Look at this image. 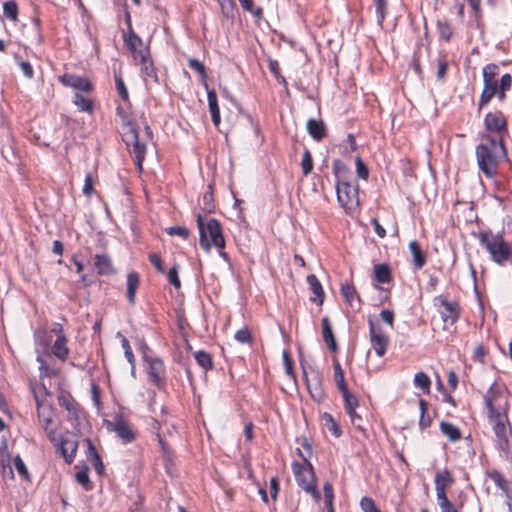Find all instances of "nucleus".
Listing matches in <instances>:
<instances>
[{
	"mask_svg": "<svg viewBox=\"0 0 512 512\" xmlns=\"http://www.w3.org/2000/svg\"><path fill=\"white\" fill-rule=\"evenodd\" d=\"M188 66H189L190 69H192V70L196 71L197 73H199V75L201 76L202 79H206L207 78V73H206L205 66L198 59L189 58L188 59Z\"/></svg>",
	"mask_w": 512,
	"mask_h": 512,
	"instance_id": "864d4df0",
	"label": "nucleus"
},
{
	"mask_svg": "<svg viewBox=\"0 0 512 512\" xmlns=\"http://www.w3.org/2000/svg\"><path fill=\"white\" fill-rule=\"evenodd\" d=\"M52 353L61 361H65L69 355L66 336L57 337L52 345Z\"/></svg>",
	"mask_w": 512,
	"mask_h": 512,
	"instance_id": "c756f323",
	"label": "nucleus"
},
{
	"mask_svg": "<svg viewBox=\"0 0 512 512\" xmlns=\"http://www.w3.org/2000/svg\"><path fill=\"white\" fill-rule=\"evenodd\" d=\"M94 265L99 275L110 276L116 273L111 258L106 254H96Z\"/></svg>",
	"mask_w": 512,
	"mask_h": 512,
	"instance_id": "6ab92c4d",
	"label": "nucleus"
},
{
	"mask_svg": "<svg viewBox=\"0 0 512 512\" xmlns=\"http://www.w3.org/2000/svg\"><path fill=\"white\" fill-rule=\"evenodd\" d=\"M409 250L413 257V265L415 269H421L426 264V254L421 249L420 244L413 240L409 243Z\"/></svg>",
	"mask_w": 512,
	"mask_h": 512,
	"instance_id": "cd10ccee",
	"label": "nucleus"
},
{
	"mask_svg": "<svg viewBox=\"0 0 512 512\" xmlns=\"http://www.w3.org/2000/svg\"><path fill=\"white\" fill-rule=\"evenodd\" d=\"M374 277L378 283H389L392 280L391 270L388 264L381 263L374 266Z\"/></svg>",
	"mask_w": 512,
	"mask_h": 512,
	"instance_id": "7c9ffc66",
	"label": "nucleus"
},
{
	"mask_svg": "<svg viewBox=\"0 0 512 512\" xmlns=\"http://www.w3.org/2000/svg\"><path fill=\"white\" fill-rule=\"evenodd\" d=\"M165 231L168 235H177L183 239H187L190 234L189 230L184 226H171L166 228Z\"/></svg>",
	"mask_w": 512,
	"mask_h": 512,
	"instance_id": "4d7b16f0",
	"label": "nucleus"
},
{
	"mask_svg": "<svg viewBox=\"0 0 512 512\" xmlns=\"http://www.w3.org/2000/svg\"><path fill=\"white\" fill-rule=\"evenodd\" d=\"M117 337L120 338L121 346L124 350L125 358L127 359V361L129 362V364L131 366H134L135 357H134L133 351L131 349L129 340L124 335H122L120 332L117 333Z\"/></svg>",
	"mask_w": 512,
	"mask_h": 512,
	"instance_id": "a18cd8bd",
	"label": "nucleus"
},
{
	"mask_svg": "<svg viewBox=\"0 0 512 512\" xmlns=\"http://www.w3.org/2000/svg\"><path fill=\"white\" fill-rule=\"evenodd\" d=\"M60 81L63 85L71 87L78 92H90L92 90V83L86 77L75 74H64L60 77Z\"/></svg>",
	"mask_w": 512,
	"mask_h": 512,
	"instance_id": "a211bd4d",
	"label": "nucleus"
},
{
	"mask_svg": "<svg viewBox=\"0 0 512 512\" xmlns=\"http://www.w3.org/2000/svg\"><path fill=\"white\" fill-rule=\"evenodd\" d=\"M440 430L452 442L458 441L462 437L460 429L449 422L442 421L440 423Z\"/></svg>",
	"mask_w": 512,
	"mask_h": 512,
	"instance_id": "2f4dec72",
	"label": "nucleus"
},
{
	"mask_svg": "<svg viewBox=\"0 0 512 512\" xmlns=\"http://www.w3.org/2000/svg\"><path fill=\"white\" fill-rule=\"evenodd\" d=\"M304 376L306 379L307 389L311 397L318 403L324 401L325 391L323 388V378L318 371H313L312 376L308 378L306 371L304 370Z\"/></svg>",
	"mask_w": 512,
	"mask_h": 512,
	"instance_id": "4468645a",
	"label": "nucleus"
},
{
	"mask_svg": "<svg viewBox=\"0 0 512 512\" xmlns=\"http://www.w3.org/2000/svg\"><path fill=\"white\" fill-rule=\"evenodd\" d=\"M144 361L148 364L147 373L151 382L158 389L164 388L166 385V369L163 360L159 357H150L144 354Z\"/></svg>",
	"mask_w": 512,
	"mask_h": 512,
	"instance_id": "1a4fd4ad",
	"label": "nucleus"
},
{
	"mask_svg": "<svg viewBox=\"0 0 512 512\" xmlns=\"http://www.w3.org/2000/svg\"><path fill=\"white\" fill-rule=\"evenodd\" d=\"M196 222L199 230V243L200 246L207 252L210 251L211 246H215L220 250V255L227 259V254L222 250L225 247V239L222 234L220 222L215 218H209L206 222L204 217L198 213Z\"/></svg>",
	"mask_w": 512,
	"mask_h": 512,
	"instance_id": "7ed1b4c3",
	"label": "nucleus"
},
{
	"mask_svg": "<svg viewBox=\"0 0 512 512\" xmlns=\"http://www.w3.org/2000/svg\"><path fill=\"white\" fill-rule=\"evenodd\" d=\"M323 420L325 421V425L328 428V430L336 438H339L342 435V431H341L339 425L337 424V422L335 421V419L333 418V416L330 413L325 412L323 414Z\"/></svg>",
	"mask_w": 512,
	"mask_h": 512,
	"instance_id": "a19ab883",
	"label": "nucleus"
},
{
	"mask_svg": "<svg viewBox=\"0 0 512 512\" xmlns=\"http://www.w3.org/2000/svg\"><path fill=\"white\" fill-rule=\"evenodd\" d=\"M301 167L303 174L307 176L310 174L313 170V159L310 151L308 149L304 150L302 161H301Z\"/></svg>",
	"mask_w": 512,
	"mask_h": 512,
	"instance_id": "de8ad7c7",
	"label": "nucleus"
},
{
	"mask_svg": "<svg viewBox=\"0 0 512 512\" xmlns=\"http://www.w3.org/2000/svg\"><path fill=\"white\" fill-rule=\"evenodd\" d=\"M168 281L176 288L179 289L181 287V282L178 276V265L172 266L167 274Z\"/></svg>",
	"mask_w": 512,
	"mask_h": 512,
	"instance_id": "bf43d9fd",
	"label": "nucleus"
},
{
	"mask_svg": "<svg viewBox=\"0 0 512 512\" xmlns=\"http://www.w3.org/2000/svg\"><path fill=\"white\" fill-rule=\"evenodd\" d=\"M437 29L441 39L449 42L453 37V28L447 21H438Z\"/></svg>",
	"mask_w": 512,
	"mask_h": 512,
	"instance_id": "79ce46f5",
	"label": "nucleus"
},
{
	"mask_svg": "<svg viewBox=\"0 0 512 512\" xmlns=\"http://www.w3.org/2000/svg\"><path fill=\"white\" fill-rule=\"evenodd\" d=\"M337 200L340 206L349 210L354 204H358V185H353L350 180L336 184Z\"/></svg>",
	"mask_w": 512,
	"mask_h": 512,
	"instance_id": "6e6552de",
	"label": "nucleus"
},
{
	"mask_svg": "<svg viewBox=\"0 0 512 512\" xmlns=\"http://www.w3.org/2000/svg\"><path fill=\"white\" fill-rule=\"evenodd\" d=\"M123 141L127 147L132 146L130 152L134 155L135 164L141 172L143 170V161L146 156L147 147L145 143L140 142L137 128L129 124V130L124 132Z\"/></svg>",
	"mask_w": 512,
	"mask_h": 512,
	"instance_id": "0eeeda50",
	"label": "nucleus"
},
{
	"mask_svg": "<svg viewBox=\"0 0 512 512\" xmlns=\"http://www.w3.org/2000/svg\"><path fill=\"white\" fill-rule=\"evenodd\" d=\"M436 498L441 512H458V509L449 501L446 492H439Z\"/></svg>",
	"mask_w": 512,
	"mask_h": 512,
	"instance_id": "58836bf2",
	"label": "nucleus"
},
{
	"mask_svg": "<svg viewBox=\"0 0 512 512\" xmlns=\"http://www.w3.org/2000/svg\"><path fill=\"white\" fill-rule=\"evenodd\" d=\"M234 337L241 344H248L252 341L251 332L247 327L238 330Z\"/></svg>",
	"mask_w": 512,
	"mask_h": 512,
	"instance_id": "13d9d810",
	"label": "nucleus"
},
{
	"mask_svg": "<svg viewBox=\"0 0 512 512\" xmlns=\"http://www.w3.org/2000/svg\"><path fill=\"white\" fill-rule=\"evenodd\" d=\"M298 454L302 457L303 463L293 462L292 470L294 473L295 481L299 487L306 491L307 486H311L316 482V475L312 463L308 457L304 456L300 449H297Z\"/></svg>",
	"mask_w": 512,
	"mask_h": 512,
	"instance_id": "423d86ee",
	"label": "nucleus"
},
{
	"mask_svg": "<svg viewBox=\"0 0 512 512\" xmlns=\"http://www.w3.org/2000/svg\"><path fill=\"white\" fill-rule=\"evenodd\" d=\"M307 131L316 141H321L326 136V127L322 120L310 118L307 121Z\"/></svg>",
	"mask_w": 512,
	"mask_h": 512,
	"instance_id": "b1692460",
	"label": "nucleus"
},
{
	"mask_svg": "<svg viewBox=\"0 0 512 512\" xmlns=\"http://www.w3.org/2000/svg\"><path fill=\"white\" fill-rule=\"evenodd\" d=\"M306 280L309 285V289L314 294V297H311L310 301L316 303L317 305H322L324 302L325 293L319 279L314 274H310L307 276Z\"/></svg>",
	"mask_w": 512,
	"mask_h": 512,
	"instance_id": "412c9836",
	"label": "nucleus"
},
{
	"mask_svg": "<svg viewBox=\"0 0 512 512\" xmlns=\"http://www.w3.org/2000/svg\"><path fill=\"white\" fill-rule=\"evenodd\" d=\"M332 171L335 177V183L351 179L349 167L340 159H335L332 163Z\"/></svg>",
	"mask_w": 512,
	"mask_h": 512,
	"instance_id": "393cba45",
	"label": "nucleus"
},
{
	"mask_svg": "<svg viewBox=\"0 0 512 512\" xmlns=\"http://www.w3.org/2000/svg\"><path fill=\"white\" fill-rule=\"evenodd\" d=\"M3 14L7 19L16 21L18 19V5L14 0L6 1L3 4Z\"/></svg>",
	"mask_w": 512,
	"mask_h": 512,
	"instance_id": "ea45409f",
	"label": "nucleus"
},
{
	"mask_svg": "<svg viewBox=\"0 0 512 512\" xmlns=\"http://www.w3.org/2000/svg\"><path fill=\"white\" fill-rule=\"evenodd\" d=\"M283 363L285 366L286 374L290 377H295L294 371H293V362L291 360V357L289 355V352L284 350L282 353Z\"/></svg>",
	"mask_w": 512,
	"mask_h": 512,
	"instance_id": "680f3d73",
	"label": "nucleus"
},
{
	"mask_svg": "<svg viewBox=\"0 0 512 512\" xmlns=\"http://www.w3.org/2000/svg\"><path fill=\"white\" fill-rule=\"evenodd\" d=\"M488 477L494 482V484L503 491L508 499L512 498V489L508 480L497 470L488 472Z\"/></svg>",
	"mask_w": 512,
	"mask_h": 512,
	"instance_id": "a878e982",
	"label": "nucleus"
},
{
	"mask_svg": "<svg viewBox=\"0 0 512 512\" xmlns=\"http://www.w3.org/2000/svg\"><path fill=\"white\" fill-rule=\"evenodd\" d=\"M475 154L480 171L487 178H493L497 173L499 159L507 158V150L502 136L482 135V143L476 146Z\"/></svg>",
	"mask_w": 512,
	"mask_h": 512,
	"instance_id": "f03ea898",
	"label": "nucleus"
},
{
	"mask_svg": "<svg viewBox=\"0 0 512 512\" xmlns=\"http://www.w3.org/2000/svg\"><path fill=\"white\" fill-rule=\"evenodd\" d=\"M360 507L363 512H381L371 497L364 496L360 500Z\"/></svg>",
	"mask_w": 512,
	"mask_h": 512,
	"instance_id": "6e6d98bb",
	"label": "nucleus"
},
{
	"mask_svg": "<svg viewBox=\"0 0 512 512\" xmlns=\"http://www.w3.org/2000/svg\"><path fill=\"white\" fill-rule=\"evenodd\" d=\"M242 9L245 12L252 14L256 22L263 19V9L260 6H255L253 0H238Z\"/></svg>",
	"mask_w": 512,
	"mask_h": 512,
	"instance_id": "473e14b6",
	"label": "nucleus"
},
{
	"mask_svg": "<svg viewBox=\"0 0 512 512\" xmlns=\"http://www.w3.org/2000/svg\"><path fill=\"white\" fill-rule=\"evenodd\" d=\"M35 400L37 404L38 417L41 419L44 429L47 430L49 425L52 423L51 415L50 413L46 414L45 409H41V403L37 396H35Z\"/></svg>",
	"mask_w": 512,
	"mask_h": 512,
	"instance_id": "3c124183",
	"label": "nucleus"
},
{
	"mask_svg": "<svg viewBox=\"0 0 512 512\" xmlns=\"http://www.w3.org/2000/svg\"><path fill=\"white\" fill-rule=\"evenodd\" d=\"M117 114L121 118L122 127H123L124 132L129 130V124L132 127H136V124L131 119H129V117L127 116V114L124 112V110L122 108H120V107L117 108Z\"/></svg>",
	"mask_w": 512,
	"mask_h": 512,
	"instance_id": "0e129e2a",
	"label": "nucleus"
},
{
	"mask_svg": "<svg viewBox=\"0 0 512 512\" xmlns=\"http://www.w3.org/2000/svg\"><path fill=\"white\" fill-rule=\"evenodd\" d=\"M220 6L221 13L224 17L233 19L236 11V3L234 0H216Z\"/></svg>",
	"mask_w": 512,
	"mask_h": 512,
	"instance_id": "4c0bfd02",
	"label": "nucleus"
},
{
	"mask_svg": "<svg viewBox=\"0 0 512 512\" xmlns=\"http://www.w3.org/2000/svg\"><path fill=\"white\" fill-rule=\"evenodd\" d=\"M371 346L379 357H383L389 345V337L377 327L371 318L368 319Z\"/></svg>",
	"mask_w": 512,
	"mask_h": 512,
	"instance_id": "9b49d317",
	"label": "nucleus"
},
{
	"mask_svg": "<svg viewBox=\"0 0 512 512\" xmlns=\"http://www.w3.org/2000/svg\"><path fill=\"white\" fill-rule=\"evenodd\" d=\"M340 293L352 311L358 312L361 310L362 301L352 283L341 284Z\"/></svg>",
	"mask_w": 512,
	"mask_h": 512,
	"instance_id": "dca6fc26",
	"label": "nucleus"
},
{
	"mask_svg": "<svg viewBox=\"0 0 512 512\" xmlns=\"http://www.w3.org/2000/svg\"><path fill=\"white\" fill-rule=\"evenodd\" d=\"M321 326H322V337H323V340L325 341L327 347L329 348V350L332 353H337L338 345H337L336 339L334 337V333L332 330L330 320L327 316L322 318Z\"/></svg>",
	"mask_w": 512,
	"mask_h": 512,
	"instance_id": "aec40b11",
	"label": "nucleus"
},
{
	"mask_svg": "<svg viewBox=\"0 0 512 512\" xmlns=\"http://www.w3.org/2000/svg\"><path fill=\"white\" fill-rule=\"evenodd\" d=\"M512 87V76L509 73L502 75L498 88L501 90L509 91Z\"/></svg>",
	"mask_w": 512,
	"mask_h": 512,
	"instance_id": "774afa93",
	"label": "nucleus"
},
{
	"mask_svg": "<svg viewBox=\"0 0 512 512\" xmlns=\"http://www.w3.org/2000/svg\"><path fill=\"white\" fill-rule=\"evenodd\" d=\"M376 8L377 23L379 26L383 25L387 12V0H374Z\"/></svg>",
	"mask_w": 512,
	"mask_h": 512,
	"instance_id": "49530a36",
	"label": "nucleus"
},
{
	"mask_svg": "<svg viewBox=\"0 0 512 512\" xmlns=\"http://www.w3.org/2000/svg\"><path fill=\"white\" fill-rule=\"evenodd\" d=\"M140 285V277L136 271H131L127 275V291L126 297L130 304L134 305L136 302V292Z\"/></svg>",
	"mask_w": 512,
	"mask_h": 512,
	"instance_id": "5701e85b",
	"label": "nucleus"
},
{
	"mask_svg": "<svg viewBox=\"0 0 512 512\" xmlns=\"http://www.w3.org/2000/svg\"><path fill=\"white\" fill-rule=\"evenodd\" d=\"M138 56L144 80L147 81L148 79H151L153 82L158 83V75L153 62L151 61L149 49L147 47L140 49Z\"/></svg>",
	"mask_w": 512,
	"mask_h": 512,
	"instance_id": "2eb2a0df",
	"label": "nucleus"
},
{
	"mask_svg": "<svg viewBox=\"0 0 512 512\" xmlns=\"http://www.w3.org/2000/svg\"><path fill=\"white\" fill-rule=\"evenodd\" d=\"M499 74V67L495 63H489L482 69L483 77V91L478 101V110L480 111L486 106L495 96L498 88L497 76Z\"/></svg>",
	"mask_w": 512,
	"mask_h": 512,
	"instance_id": "39448f33",
	"label": "nucleus"
},
{
	"mask_svg": "<svg viewBox=\"0 0 512 512\" xmlns=\"http://www.w3.org/2000/svg\"><path fill=\"white\" fill-rule=\"evenodd\" d=\"M471 7L474 17L477 23V27H481V19H482V9H481V0H466Z\"/></svg>",
	"mask_w": 512,
	"mask_h": 512,
	"instance_id": "603ef678",
	"label": "nucleus"
},
{
	"mask_svg": "<svg viewBox=\"0 0 512 512\" xmlns=\"http://www.w3.org/2000/svg\"><path fill=\"white\" fill-rule=\"evenodd\" d=\"M194 358L197 364L203 368L205 371L212 369L213 362L211 355L203 350H199L194 352Z\"/></svg>",
	"mask_w": 512,
	"mask_h": 512,
	"instance_id": "c9c22d12",
	"label": "nucleus"
},
{
	"mask_svg": "<svg viewBox=\"0 0 512 512\" xmlns=\"http://www.w3.org/2000/svg\"><path fill=\"white\" fill-rule=\"evenodd\" d=\"M435 301L439 302L442 309L440 315L443 323L446 325H454L460 317V306L456 301H448L442 296L435 298Z\"/></svg>",
	"mask_w": 512,
	"mask_h": 512,
	"instance_id": "f8f14e48",
	"label": "nucleus"
},
{
	"mask_svg": "<svg viewBox=\"0 0 512 512\" xmlns=\"http://www.w3.org/2000/svg\"><path fill=\"white\" fill-rule=\"evenodd\" d=\"M333 368H334V378L336 381L337 388L340 390V392L348 389L346 382H345L344 372L342 370V367H341L339 361L336 359L333 361Z\"/></svg>",
	"mask_w": 512,
	"mask_h": 512,
	"instance_id": "e433bc0d",
	"label": "nucleus"
},
{
	"mask_svg": "<svg viewBox=\"0 0 512 512\" xmlns=\"http://www.w3.org/2000/svg\"><path fill=\"white\" fill-rule=\"evenodd\" d=\"M74 104L79 108L80 111L88 113H91L93 111L92 101L78 92L75 94Z\"/></svg>",
	"mask_w": 512,
	"mask_h": 512,
	"instance_id": "c03bdc74",
	"label": "nucleus"
},
{
	"mask_svg": "<svg viewBox=\"0 0 512 512\" xmlns=\"http://www.w3.org/2000/svg\"><path fill=\"white\" fill-rule=\"evenodd\" d=\"M67 412H68V421L73 426L79 425V419H80V414H81L79 405L78 404L74 405L73 410H67Z\"/></svg>",
	"mask_w": 512,
	"mask_h": 512,
	"instance_id": "e2e57ef3",
	"label": "nucleus"
},
{
	"mask_svg": "<svg viewBox=\"0 0 512 512\" xmlns=\"http://www.w3.org/2000/svg\"><path fill=\"white\" fill-rule=\"evenodd\" d=\"M123 42L126 48L134 54V59L138 60V52L143 45L142 39L134 32V30H127L123 32Z\"/></svg>",
	"mask_w": 512,
	"mask_h": 512,
	"instance_id": "4be33fe9",
	"label": "nucleus"
},
{
	"mask_svg": "<svg viewBox=\"0 0 512 512\" xmlns=\"http://www.w3.org/2000/svg\"><path fill=\"white\" fill-rule=\"evenodd\" d=\"M380 318L383 322L388 324L391 328L394 326V312L389 309H383L380 312Z\"/></svg>",
	"mask_w": 512,
	"mask_h": 512,
	"instance_id": "338daca9",
	"label": "nucleus"
},
{
	"mask_svg": "<svg viewBox=\"0 0 512 512\" xmlns=\"http://www.w3.org/2000/svg\"><path fill=\"white\" fill-rule=\"evenodd\" d=\"M107 428L114 431L124 444L131 443L135 440L136 434L131 429L129 422L122 416H116L114 422L106 421Z\"/></svg>",
	"mask_w": 512,
	"mask_h": 512,
	"instance_id": "ddd939ff",
	"label": "nucleus"
},
{
	"mask_svg": "<svg viewBox=\"0 0 512 512\" xmlns=\"http://www.w3.org/2000/svg\"><path fill=\"white\" fill-rule=\"evenodd\" d=\"M57 400L58 404L66 410H73V406L77 404L69 393H60Z\"/></svg>",
	"mask_w": 512,
	"mask_h": 512,
	"instance_id": "8fccbe9b",
	"label": "nucleus"
},
{
	"mask_svg": "<svg viewBox=\"0 0 512 512\" xmlns=\"http://www.w3.org/2000/svg\"><path fill=\"white\" fill-rule=\"evenodd\" d=\"M208 107L211 114V120L215 126H219L221 122L220 108L218 105L217 94L214 90L207 92Z\"/></svg>",
	"mask_w": 512,
	"mask_h": 512,
	"instance_id": "bb28decb",
	"label": "nucleus"
},
{
	"mask_svg": "<svg viewBox=\"0 0 512 512\" xmlns=\"http://www.w3.org/2000/svg\"><path fill=\"white\" fill-rule=\"evenodd\" d=\"M414 386L420 388L424 394L430 393L431 380L424 372H418L414 376Z\"/></svg>",
	"mask_w": 512,
	"mask_h": 512,
	"instance_id": "72a5a7b5",
	"label": "nucleus"
},
{
	"mask_svg": "<svg viewBox=\"0 0 512 512\" xmlns=\"http://www.w3.org/2000/svg\"><path fill=\"white\" fill-rule=\"evenodd\" d=\"M356 173L360 179L367 180L369 177V169L366 164L362 161L360 156L355 158Z\"/></svg>",
	"mask_w": 512,
	"mask_h": 512,
	"instance_id": "5fc2aeb1",
	"label": "nucleus"
},
{
	"mask_svg": "<svg viewBox=\"0 0 512 512\" xmlns=\"http://www.w3.org/2000/svg\"><path fill=\"white\" fill-rule=\"evenodd\" d=\"M453 482L454 478L447 469L442 472H438L434 478L436 494H439L441 491L446 492V487L451 485Z\"/></svg>",
	"mask_w": 512,
	"mask_h": 512,
	"instance_id": "c85d7f7f",
	"label": "nucleus"
},
{
	"mask_svg": "<svg viewBox=\"0 0 512 512\" xmlns=\"http://www.w3.org/2000/svg\"><path fill=\"white\" fill-rule=\"evenodd\" d=\"M479 240L489 252L491 259L499 264L504 265L510 256V247L503 239L501 234H493L492 232H482L479 235Z\"/></svg>",
	"mask_w": 512,
	"mask_h": 512,
	"instance_id": "20e7f679",
	"label": "nucleus"
},
{
	"mask_svg": "<svg viewBox=\"0 0 512 512\" xmlns=\"http://www.w3.org/2000/svg\"><path fill=\"white\" fill-rule=\"evenodd\" d=\"M14 466L17 472L25 479L29 478L28 469L19 455L14 458Z\"/></svg>",
	"mask_w": 512,
	"mask_h": 512,
	"instance_id": "052dcab7",
	"label": "nucleus"
},
{
	"mask_svg": "<svg viewBox=\"0 0 512 512\" xmlns=\"http://www.w3.org/2000/svg\"><path fill=\"white\" fill-rule=\"evenodd\" d=\"M56 447L57 452L64 458L67 464H71L74 461L78 448V442L75 439L61 437L60 442L56 445Z\"/></svg>",
	"mask_w": 512,
	"mask_h": 512,
	"instance_id": "f3484780",
	"label": "nucleus"
},
{
	"mask_svg": "<svg viewBox=\"0 0 512 512\" xmlns=\"http://www.w3.org/2000/svg\"><path fill=\"white\" fill-rule=\"evenodd\" d=\"M88 472H89V467L87 465H84L76 474H75V478H76V481L81 485L83 486V488L85 490H90L92 487H91V482H90V479H89V475H88Z\"/></svg>",
	"mask_w": 512,
	"mask_h": 512,
	"instance_id": "37998d69",
	"label": "nucleus"
},
{
	"mask_svg": "<svg viewBox=\"0 0 512 512\" xmlns=\"http://www.w3.org/2000/svg\"><path fill=\"white\" fill-rule=\"evenodd\" d=\"M114 78H115V83H116V89H117L119 96L121 97V99L124 102H128L129 101V93H128V90L125 86V83H124L121 75L115 74Z\"/></svg>",
	"mask_w": 512,
	"mask_h": 512,
	"instance_id": "09e8293b",
	"label": "nucleus"
},
{
	"mask_svg": "<svg viewBox=\"0 0 512 512\" xmlns=\"http://www.w3.org/2000/svg\"><path fill=\"white\" fill-rule=\"evenodd\" d=\"M493 383L484 395L487 418L495 434V447L506 459L510 455L512 426L508 418L509 403L506 397L493 390Z\"/></svg>",
	"mask_w": 512,
	"mask_h": 512,
	"instance_id": "f257e3e1",
	"label": "nucleus"
},
{
	"mask_svg": "<svg viewBox=\"0 0 512 512\" xmlns=\"http://www.w3.org/2000/svg\"><path fill=\"white\" fill-rule=\"evenodd\" d=\"M343 400H344V409L347 414L353 413L356 408L359 406V401L356 396H354L349 389L341 391Z\"/></svg>",
	"mask_w": 512,
	"mask_h": 512,
	"instance_id": "f704fd0d",
	"label": "nucleus"
},
{
	"mask_svg": "<svg viewBox=\"0 0 512 512\" xmlns=\"http://www.w3.org/2000/svg\"><path fill=\"white\" fill-rule=\"evenodd\" d=\"M485 129L488 134L496 133L495 137H501L504 139L508 135L507 121L504 114L501 111L489 112L484 118Z\"/></svg>",
	"mask_w": 512,
	"mask_h": 512,
	"instance_id": "9d476101",
	"label": "nucleus"
},
{
	"mask_svg": "<svg viewBox=\"0 0 512 512\" xmlns=\"http://www.w3.org/2000/svg\"><path fill=\"white\" fill-rule=\"evenodd\" d=\"M348 416L350 418L351 423L354 425L355 428H357L358 430H360L363 433L366 432L365 427L362 425V417L359 414H357L356 410L353 411V413L348 414Z\"/></svg>",
	"mask_w": 512,
	"mask_h": 512,
	"instance_id": "69168bd1",
	"label": "nucleus"
}]
</instances>
